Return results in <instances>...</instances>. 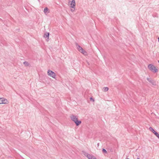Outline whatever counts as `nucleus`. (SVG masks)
<instances>
[{"label":"nucleus","mask_w":159,"mask_h":159,"mask_svg":"<svg viewBox=\"0 0 159 159\" xmlns=\"http://www.w3.org/2000/svg\"><path fill=\"white\" fill-rule=\"evenodd\" d=\"M90 99L91 100H92L93 101H94V100L92 98H90Z\"/></svg>","instance_id":"obj_19"},{"label":"nucleus","mask_w":159,"mask_h":159,"mask_svg":"<svg viewBox=\"0 0 159 159\" xmlns=\"http://www.w3.org/2000/svg\"><path fill=\"white\" fill-rule=\"evenodd\" d=\"M70 117L71 120L75 123L77 126L79 125L81 123V121L78 120V116L76 115L71 114L70 115Z\"/></svg>","instance_id":"obj_1"},{"label":"nucleus","mask_w":159,"mask_h":159,"mask_svg":"<svg viewBox=\"0 0 159 159\" xmlns=\"http://www.w3.org/2000/svg\"><path fill=\"white\" fill-rule=\"evenodd\" d=\"M147 79L152 85H156V82L154 80H153L151 79H150L148 78Z\"/></svg>","instance_id":"obj_7"},{"label":"nucleus","mask_w":159,"mask_h":159,"mask_svg":"<svg viewBox=\"0 0 159 159\" xmlns=\"http://www.w3.org/2000/svg\"><path fill=\"white\" fill-rule=\"evenodd\" d=\"M153 133L156 136H157L158 134V133H157L155 131L154 132H153Z\"/></svg>","instance_id":"obj_17"},{"label":"nucleus","mask_w":159,"mask_h":159,"mask_svg":"<svg viewBox=\"0 0 159 159\" xmlns=\"http://www.w3.org/2000/svg\"><path fill=\"white\" fill-rule=\"evenodd\" d=\"M23 64L26 66H29V63L27 61H25L23 62Z\"/></svg>","instance_id":"obj_12"},{"label":"nucleus","mask_w":159,"mask_h":159,"mask_svg":"<svg viewBox=\"0 0 159 159\" xmlns=\"http://www.w3.org/2000/svg\"><path fill=\"white\" fill-rule=\"evenodd\" d=\"M158 42H159V37L158 38Z\"/></svg>","instance_id":"obj_21"},{"label":"nucleus","mask_w":159,"mask_h":159,"mask_svg":"<svg viewBox=\"0 0 159 159\" xmlns=\"http://www.w3.org/2000/svg\"><path fill=\"white\" fill-rule=\"evenodd\" d=\"M83 154L84 156H86L88 158L89 156L90 155L88 154V153H87L85 152H83Z\"/></svg>","instance_id":"obj_10"},{"label":"nucleus","mask_w":159,"mask_h":159,"mask_svg":"<svg viewBox=\"0 0 159 159\" xmlns=\"http://www.w3.org/2000/svg\"><path fill=\"white\" fill-rule=\"evenodd\" d=\"M109 88L107 87H105L103 88V91L104 92H106L108 91Z\"/></svg>","instance_id":"obj_13"},{"label":"nucleus","mask_w":159,"mask_h":159,"mask_svg":"<svg viewBox=\"0 0 159 159\" xmlns=\"http://www.w3.org/2000/svg\"><path fill=\"white\" fill-rule=\"evenodd\" d=\"M150 130L152 131V133L154 132L155 131L152 127H150L149 128Z\"/></svg>","instance_id":"obj_14"},{"label":"nucleus","mask_w":159,"mask_h":159,"mask_svg":"<svg viewBox=\"0 0 159 159\" xmlns=\"http://www.w3.org/2000/svg\"><path fill=\"white\" fill-rule=\"evenodd\" d=\"M153 133L156 136H157L158 134V133H157L155 131L154 132H153Z\"/></svg>","instance_id":"obj_16"},{"label":"nucleus","mask_w":159,"mask_h":159,"mask_svg":"<svg viewBox=\"0 0 159 159\" xmlns=\"http://www.w3.org/2000/svg\"><path fill=\"white\" fill-rule=\"evenodd\" d=\"M137 159H139V158H137Z\"/></svg>","instance_id":"obj_22"},{"label":"nucleus","mask_w":159,"mask_h":159,"mask_svg":"<svg viewBox=\"0 0 159 159\" xmlns=\"http://www.w3.org/2000/svg\"><path fill=\"white\" fill-rule=\"evenodd\" d=\"M69 3H70V7L74 8L75 7V0H69Z\"/></svg>","instance_id":"obj_6"},{"label":"nucleus","mask_w":159,"mask_h":159,"mask_svg":"<svg viewBox=\"0 0 159 159\" xmlns=\"http://www.w3.org/2000/svg\"><path fill=\"white\" fill-rule=\"evenodd\" d=\"M49 33L48 32H46L44 34V37L45 38H47L48 39H49Z\"/></svg>","instance_id":"obj_8"},{"label":"nucleus","mask_w":159,"mask_h":159,"mask_svg":"<svg viewBox=\"0 0 159 159\" xmlns=\"http://www.w3.org/2000/svg\"><path fill=\"white\" fill-rule=\"evenodd\" d=\"M89 159H97L94 157L92 155H90L88 157Z\"/></svg>","instance_id":"obj_11"},{"label":"nucleus","mask_w":159,"mask_h":159,"mask_svg":"<svg viewBox=\"0 0 159 159\" xmlns=\"http://www.w3.org/2000/svg\"><path fill=\"white\" fill-rule=\"evenodd\" d=\"M8 102L7 100L4 98H0V104H5Z\"/></svg>","instance_id":"obj_5"},{"label":"nucleus","mask_w":159,"mask_h":159,"mask_svg":"<svg viewBox=\"0 0 159 159\" xmlns=\"http://www.w3.org/2000/svg\"><path fill=\"white\" fill-rule=\"evenodd\" d=\"M159 139V134H158L157 136H156Z\"/></svg>","instance_id":"obj_20"},{"label":"nucleus","mask_w":159,"mask_h":159,"mask_svg":"<svg viewBox=\"0 0 159 159\" xmlns=\"http://www.w3.org/2000/svg\"><path fill=\"white\" fill-rule=\"evenodd\" d=\"M148 68L152 72L155 73L158 71V70L154 65L149 64L148 66Z\"/></svg>","instance_id":"obj_2"},{"label":"nucleus","mask_w":159,"mask_h":159,"mask_svg":"<svg viewBox=\"0 0 159 159\" xmlns=\"http://www.w3.org/2000/svg\"><path fill=\"white\" fill-rule=\"evenodd\" d=\"M76 46L77 49L79 50V51L82 53L84 55H86L87 54L86 52L84 51L83 48L78 43H76Z\"/></svg>","instance_id":"obj_3"},{"label":"nucleus","mask_w":159,"mask_h":159,"mask_svg":"<svg viewBox=\"0 0 159 159\" xmlns=\"http://www.w3.org/2000/svg\"><path fill=\"white\" fill-rule=\"evenodd\" d=\"M72 8L70 10L72 12L74 11L75 9V7L74 8Z\"/></svg>","instance_id":"obj_18"},{"label":"nucleus","mask_w":159,"mask_h":159,"mask_svg":"<svg viewBox=\"0 0 159 159\" xmlns=\"http://www.w3.org/2000/svg\"><path fill=\"white\" fill-rule=\"evenodd\" d=\"M48 74L49 76L52 77L53 78L55 79L56 78V74L53 71L49 70H48Z\"/></svg>","instance_id":"obj_4"},{"label":"nucleus","mask_w":159,"mask_h":159,"mask_svg":"<svg viewBox=\"0 0 159 159\" xmlns=\"http://www.w3.org/2000/svg\"><path fill=\"white\" fill-rule=\"evenodd\" d=\"M102 151L104 153H107V151L104 148L102 149Z\"/></svg>","instance_id":"obj_15"},{"label":"nucleus","mask_w":159,"mask_h":159,"mask_svg":"<svg viewBox=\"0 0 159 159\" xmlns=\"http://www.w3.org/2000/svg\"><path fill=\"white\" fill-rule=\"evenodd\" d=\"M48 9L47 7H45L44 10V12L45 15H47V14L49 12H48Z\"/></svg>","instance_id":"obj_9"}]
</instances>
